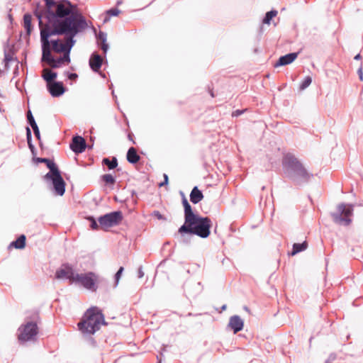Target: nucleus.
<instances>
[{
  "label": "nucleus",
  "instance_id": "f257e3e1",
  "mask_svg": "<svg viewBox=\"0 0 363 363\" xmlns=\"http://www.w3.org/2000/svg\"><path fill=\"white\" fill-rule=\"evenodd\" d=\"M89 27L86 19L45 25L39 27L40 41L47 38V45L57 53L74 46L75 37Z\"/></svg>",
  "mask_w": 363,
  "mask_h": 363
},
{
  "label": "nucleus",
  "instance_id": "f03ea898",
  "mask_svg": "<svg viewBox=\"0 0 363 363\" xmlns=\"http://www.w3.org/2000/svg\"><path fill=\"white\" fill-rule=\"evenodd\" d=\"M45 7L40 2L36 3L33 14L38 21V26L86 19L83 14L74 8L70 1L67 4L57 2L56 0H43Z\"/></svg>",
  "mask_w": 363,
  "mask_h": 363
},
{
  "label": "nucleus",
  "instance_id": "7ed1b4c3",
  "mask_svg": "<svg viewBox=\"0 0 363 363\" xmlns=\"http://www.w3.org/2000/svg\"><path fill=\"white\" fill-rule=\"evenodd\" d=\"M57 279L65 278L69 281L70 284L82 286L90 291L96 292L99 288L97 284H104L106 287L108 281L105 279H98V276L93 272L85 273H76L73 267L69 263H64L62 267L57 269L55 274Z\"/></svg>",
  "mask_w": 363,
  "mask_h": 363
},
{
  "label": "nucleus",
  "instance_id": "20e7f679",
  "mask_svg": "<svg viewBox=\"0 0 363 363\" xmlns=\"http://www.w3.org/2000/svg\"><path fill=\"white\" fill-rule=\"evenodd\" d=\"M282 166L286 177L295 186H305L314 177L292 154L289 153L284 157Z\"/></svg>",
  "mask_w": 363,
  "mask_h": 363
},
{
  "label": "nucleus",
  "instance_id": "39448f33",
  "mask_svg": "<svg viewBox=\"0 0 363 363\" xmlns=\"http://www.w3.org/2000/svg\"><path fill=\"white\" fill-rule=\"evenodd\" d=\"M212 221L208 216L194 214L185 220L184 224L178 229V233H188L190 235H197L201 238H207L211 234Z\"/></svg>",
  "mask_w": 363,
  "mask_h": 363
},
{
  "label": "nucleus",
  "instance_id": "423d86ee",
  "mask_svg": "<svg viewBox=\"0 0 363 363\" xmlns=\"http://www.w3.org/2000/svg\"><path fill=\"white\" fill-rule=\"evenodd\" d=\"M101 325H108L101 309L91 306L86 311L82 320L77 323V327L84 335H94Z\"/></svg>",
  "mask_w": 363,
  "mask_h": 363
},
{
  "label": "nucleus",
  "instance_id": "0eeeda50",
  "mask_svg": "<svg viewBox=\"0 0 363 363\" xmlns=\"http://www.w3.org/2000/svg\"><path fill=\"white\" fill-rule=\"evenodd\" d=\"M40 320L39 313L33 312L31 315L26 316L25 323L18 328V339L21 342H25L35 339L38 333V323Z\"/></svg>",
  "mask_w": 363,
  "mask_h": 363
},
{
  "label": "nucleus",
  "instance_id": "6e6552de",
  "mask_svg": "<svg viewBox=\"0 0 363 363\" xmlns=\"http://www.w3.org/2000/svg\"><path fill=\"white\" fill-rule=\"evenodd\" d=\"M43 179L48 182L50 189L55 195L62 196L65 194L66 183L59 168L52 172H48Z\"/></svg>",
  "mask_w": 363,
  "mask_h": 363
},
{
  "label": "nucleus",
  "instance_id": "1a4fd4ad",
  "mask_svg": "<svg viewBox=\"0 0 363 363\" xmlns=\"http://www.w3.org/2000/svg\"><path fill=\"white\" fill-rule=\"evenodd\" d=\"M354 206V205L351 203L346 205L344 203H341L338 204L337 212L330 213L333 221L337 224L343 223L345 225H349L352 223L350 216H352Z\"/></svg>",
  "mask_w": 363,
  "mask_h": 363
},
{
  "label": "nucleus",
  "instance_id": "9d476101",
  "mask_svg": "<svg viewBox=\"0 0 363 363\" xmlns=\"http://www.w3.org/2000/svg\"><path fill=\"white\" fill-rule=\"evenodd\" d=\"M123 219V213L121 211H114L99 216L98 222L101 228L105 229L119 225Z\"/></svg>",
  "mask_w": 363,
  "mask_h": 363
},
{
  "label": "nucleus",
  "instance_id": "9b49d317",
  "mask_svg": "<svg viewBox=\"0 0 363 363\" xmlns=\"http://www.w3.org/2000/svg\"><path fill=\"white\" fill-rule=\"evenodd\" d=\"M92 146L89 147V148H91ZM86 147H88V145L83 137L77 134L72 137L69 143V148L73 152L77 155L82 153Z\"/></svg>",
  "mask_w": 363,
  "mask_h": 363
},
{
  "label": "nucleus",
  "instance_id": "f8f14e48",
  "mask_svg": "<svg viewBox=\"0 0 363 363\" xmlns=\"http://www.w3.org/2000/svg\"><path fill=\"white\" fill-rule=\"evenodd\" d=\"M48 91L52 97H60L67 90L62 82H54L51 84L46 85Z\"/></svg>",
  "mask_w": 363,
  "mask_h": 363
},
{
  "label": "nucleus",
  "instance_id": "ddd939ff",
  "mask_svg": "<svg viewBox=\"0 0 363 363\" xmlns=\"http://www.w3.org/2000/svg\"><path fill=\"white\" fill-rule=\"evenodd\" d=\"M93 31L96 35L97 46L102 50L104 55L106 56L109 48V45L107 43L106 33L99 30V33L96 34V29L95 28H93Z\"/></svg>",
  "mask_w": 363,
  "mask_h": 363
},
{
  "label": "nucleus",
  "instance_id": "4468645a",
  "mask_svg": "<svg viewBox=\"0 0 363 363\" xmlns=\"http://www.w3.org/2000/svg\"><path fill=\"white\" fill-rule=\"evenodd\" d=\"M299 52H289L284 55L280 56L277 61L274 63V67H279L288 65L292 63L298 57Z\"/></svg>",
  "mask_w": 363,
  "mask_h": 363
},
{
  "label": "nucleus",
  "instance_id": "2eb2a0df",
  "mask_svg": "<svg viewBox=\"0 0 363 363\" xmlns=\"http://www.w3.org/2000/svg\"><path fill=\"white\" fill-rule=\"evenodd\" d=\"M228 327L236 334L243 330L244 320L238 315H234L230 318Z\"/></svg>",
  "mask_w": 363,
  "mask_h": 363
},
{
  "label": "nucleus",
  "instance_id": "dca6fc26",
  "mask_svg": "<svg viewBox=\"0 0 363 363\" xmlns=\"http://www.w3.org/2000/svg\"><path fill=\"white\" fill-rule=\"evenodd\" d=\"M47 38L45 36L43 38V41H40L42 50L41 61L51 64L52 61L55 60V57L52 55L51 48L47 45Z\"/></svg>",
  "mask_w": 363,
  "mask_h": 363
},
{
  "label": "nucleus",
  "instance_id": "f3484780",
  "mask_svg": "<svg viewBox=\"0 0 363 363\" xmlns=\"http://www.w3.org/2000/svg\"><path fill=\"white\" fill-rule=\"evenodd\" d=\"M103 62V59L100 55L94 52L89 58V64L91 70L94 72H99Z\"/></svg>",
  "mask_w": 363,
  "mask_h": 363
},
{
  "label": "nucleus",
  "instance_id": "a211bd4d",
  "mask_svg": "<svg viewBox=\"0 0 363 363\" xmlns=\"http://www.w3.org/2000/svg\"><path fill=\"white\" fill-rule=\"evenodd\" d=\"M33 161L38 164L40 163L45 164L48 169H49L48 172H52L55 169H57L58 167L57 164L55 162L53 159L47 158V157H33Z\"/></svg>",
  "mask_w": 363,
  "mask_h": 363
},
{
  "label": "nucleus",
  "instance_id": "6ab92c4d",
  "mask_svg": "<svg viewBox=\"0 0 363 363\" xmlns=\"http://www.w3.org/2000/svg\"><path fill=\"white\" fill-rule=\"evenodd\" d=\"M203 191L197 186H194L189 195L190 201L194 204H197L203 200Z\"/></svg>",
  "mask_w": 363,
  "mask_h": 363
},
{
  "label": "nucleus",
  "instance_id": "aec40b11",
  "mask_svg": "<svg viewBox=\"0 0 363 363\" xmlns=\"http://www.w3.org/2000/svg\"><path fill=\"white\" fill-rule=\"evenodd\" d=\"M26 245V237L25 235L21 234L15 240L12 241L9 248H16L18 250L24 249Z\"/></svg>",
  "mask_w": 363,
  "mask_h": 363
},
{
  "label": "nucleus",
  "instance_id": "412c9836",
  "mask_svg": "<svg viewBox=\"0 0 363 363\" xmlns=\"http://www.w3.org/2000/svg\"><path fill=\"white\" fill-rule=\"evenodd\" d=\"M126 159L130 164H135L140 161V157L138 154L136 149L133 147H130L128 150Z\"/></svg>",
  "mask_w": 363,
  "mask_h": 363
},
{
  "label": "nucleus",
  "instance_id": "4be33fe9",
  "mask_svg": "<svg viewBox=\"0 0 363 363\" xmlns=\"http://www.w3.org/2000/svg\"><path fill=\"white\" fill-rule=\"evenodd\" d=\"M23 25L27 35H30L32 30V15L30 13H26L23 17Z\"/></svg>",
  "mask_w": 363,
  "mask_h": 363
},
{
  "label": "nucleus",
  "instance_id": "5701e85b",
  "mask_svg": "<svg viewBox=\"0 0 363 363\" xmlns=\"http://www.w3.org/2000/svg\"><path fill=\"white\" fill-rule=\"evenodd\" d=\"M308 242L306 240L301 243H294L292 246V250L291 252H289V255L294 256L296 254L306 250L308 247Z\"/></svg>",
  "mask_w": 363,
  "mask_h": 363
},
{
  "label": "nucleus",
  "instance_id": "b1692460",
  "mask_svg": "<svg viewBox=\"0 0 363 363\" xmlns=\"http://www.w3.org/2000/svg\"><path fill=\"white\" fill-rule=\"evenodd\" d=\"M182 203L184 207V220L196 213L193 211V208L186 198H182Z\"/></svg>",
  "mask_w": 363,
  "mask_h": 363
},
{
  "label": "nucleus",
  "instance_id": "393cba45",
  "mask_svg": "<svg viewBox=\"0 0 363 363\" xmlns=\"http://www.w3.org/2000/svg\"><path fill=\"white\" fill-rule=\"evenodd\" d=\"M57 77V72L50 70L47 73L42 75V78L46 82V85L51 84Z\"/></svg>",
  "mask_w": 363,
  "mask_h": 363
},
{
  "label": "nucleus",
  "instance_id": "a878e982",
  "mask_svg": "<svg viewBox=\"0 0 363 363\" xmlns=\"http://www.w3.org/2000/svg\"><path fill=\"white\" fill-rule=\"evenodd\" d=\"M118 160L116 157H113L111 160L108 157H104L102 160V164L106 165L109 170L116 169L118 167Z\"/></svg>",
  "mask_w": 363,
  "mask_h": 363
},
{
  "label": "nucleus",
  "instance_id": "bb28decb",
  "mask_svg": "<svg viewBox=\"0 0 363 363\" xmlns=\"http://www.w3.org/2000/svg\"><path fill=\"white\" fill-rule=\"evenodd\" d=\"M277 13L278 12L275 9L267 11L262 19V23L269 25L272 18H274Z\"/></svg>",
  "mask_w": 363,
  "mask_h": 363
},
{
  "label": "nucleus",
  "instance_id": "cd10ccee",
  "mask_svg": "<svg viewBox=\"0 0 363 363\" xmlns=\"http://www.w3.org/2000/svg\"><path fill=\"white\" fill-rule=\"evenodd\" d=\"M101 179L106 186H113L116 183V177L111 174H105L101 177Z\"/></svg>",
  "mask_w": 363,
  "mask_h": 363
},
{
  "label": "nucleus",
  "instance_id": "c85d7f7f",
  "mask_svg": "<svg viewBox=\"0 0 363 363\" xmlns=\"http://www.w3.org/2000/svg\"><path fill=\"white\" fill-rule=\"evenodd\" d=\"M9 40L6 42V45L4 47V61L6 64V67L8 66L9 63L13 60V52L12 50H10V51H7L6 48L9 46Z\"/></svg>",
  "mask_w": 363,
  "mask_h": 363
},
{
  "label": "nucleus",
  "instance_id": "c756f323",
  "mask_svg": "<svg viewBox=\"0 0 363 363\" xmlns=\"http://www.w3.org/2000/svg\"><path fill=\"white\" fill-rule=\"evenodd\" d=\"M86 219L89 222V227L93 230H98L101 225L98 223V218L96 219L93 216H88Z\"/></svg>",
  "mask_w": 363,
  "mask_h": 363
},
{
  "label": "nucleus",
  "instance_id": "7c9ffc66",
  "mask_svg": "<svg viewBox=\"0 0 363 363\" xmlns=\"http://www.w3.org/2000/svg\"><path fill=\"white\" fill-rule=\"evenodd\" d=\"M121 13V11L116 8H112L106 11V16L104 19V23H106L110 20L112 16H117Z\"/></svg>",
  "mask_w": 363,
  "mask_h": 363
},
{
  "label": "nucleus",
  "instance_id": "2f4dec72",
  "mask_svg": "<svg viewBox=\"0 0 363 363\" xmlns=\"http://www.w3.org/2000/svg\"><path fill=\"white\" fill-rule=\"evenodd\" d=\"M74 46H70L68 48H67L65 51L62 52L63 53V55L60 57L59 58L62 61V63H69L70 62V52Z\"/></svg>",
  "mask_w": 363,
  "mask_h": 363
},
{
  "label": "nucleus",
  "instance_id": "473e14b6",
  "mask_svg": "<svg viewBox=\"0 0 363 363\" xmlns=\"http://www.w3.org/2000/svg\"><path fill=\"white\" fill-rule=\"evenodd\" d=\"M26 117H27V123L29 125H30L32 129L35 128L36 127H38L37 125V123L35 120V118L30 109L27 111Z\"/></svg>",
  "mask_w": 363,
  "mask_h": 363
},
{
  "label": "nucleus",
  "instance_id": "72a5a7b5",
  "mask_svg": "<svg viewBox=\"0 0 363 363\" xmlns=\"http://www.w3.org/2000/svg\"><path fill=\"white\" fill-rule=\"evenodd\" d=\"M312 83V77L306 76L299 85V90L303 91L308 87Z\"/></svg>",
  "mask_w": 363,
  "mask_h": 363
},
{
  "label": "nucleus",
  "instance_id": "f704fd0d",
  "mask_svg": "<svg viewBox=\"0 0 363 363\" xmlns=\"http://www.w3.org/2000/svg\"><path fill=\"white\" fill-rule=\"evenodd\" d=\"M124 271L123 267H120L116 273L114 275V287L116 288L119 283V280L123 274V272Z\"/></svg>",
  "mask_w": 363,
  "mask_h": 363
},
{
  "label": "nucleus",
  "instance_id": "c9c22d12",
  "mask_svg": "<svg viewBox=\"0 0 363 363\" xmlns=\"http://www.w3.org/2000/svg\"><path fill=\"white\" fill-rule=\"evenodd\" d=\"M180 235V242L186 245L191 243V240L193 235H190L188 233H179Z\"/></svg>",
  "mask_w": 363,
  "mask_h": 363
},
{
  "label": "nucleus",
  "instance_id": "e433bc0d",
  "mask_svg": "<svg viewBox=\"0 0 363 363\" xmlns=\"http://www.w3.org/2000/svg\"><path fill=\"white\" fill-rule=\"evenodd\" d=\"M50 65H51L52 68L57 69V68L61 67L63 64L62 63V61L60 60V59L59 57L58 58L55 57V60L52 61L51 64H50Z\"/></svg>",
  "mask_w": 363,
  "mask_h": 363
},
{
  "label": "nucleus",
  "instance_id": "4c0bfd02",
  "mask_svg": "<svg viewBox=\"0 0 363 363\" xmlns=\"http://www.w3.org/2000/svg\"><path fill=\"white\" fill-rule=\"evenodd\" d=\"M26 140H27L28 145H29L30 143H33L32 132H31V130L29 128V126L26 127Z\"/></svg>",
  "mask_w": 363,
  "mask_h": 363
},
{
  "label": "nucleus",
  "instance_id": "58836bf2",
  "mask_svg": "<svg viewBox=\"0 0 363 363\" xmlns=\"http://www.w3.org/2000/svg\"><path fill=\"white\" fill-rule=\"evenodd\" d=\"M64 74L69 79L76 81L78 78V74L74 72H70L69 71H65Z\"/></svg>",
  "mask_w": 363,
  "mask_h": 363
},
{
  "label": "nucleus",
  "instance_id": "ea45409f",
  "mask_svg": "<svg viewBox=\"0 0 363 363\" xmlns=\"http://www.w3.org/2000/svg\"><path fill=\"white\" fill-rule=\"evenodd\" d=\"M152 216L158 220H167L166 217L164 215H162L159 211H154L152 213Z\"/></svg>",
  "mask_w": 363,
  "mask_h": 363
},
{
  "label": "nucleus",
  "instance_id": "a19ab883",
  "mask_svg": "<svg viewBox=\"0 0 363 363\" xmlns=\"http://www.w3.org/2000/svg\"><path fill=\"white\" fill-rule=\"evenodd\" d=\"M163 178H164V180L163 182H160L159 184V186L160 187H162V186H167L168 184H169V177H168V175L167 174H163Z\"/></svg>",
  "mask_w": 363,
  "mask_h": 363
},
{
  "label": "nucleus",
  "instance_id": "79ce46f5",
  "mask_svg": "<svg viewBox=\"0 0 363 363\" xmlns=\"http://www.w3.org/2000/svg\"><path fill=\"white\" fill-rule=\"evenodd\" d=\"M173 254V250H169V254L168 255L164 258L159 264L158 267H162L164 265V264L166 263L167 260L169 259V257L172 256V255Z\"/></svg>",
  "mask_w": 363,
  "mask_h": 363
},
{
  "label": "nucleus",
  "instance_id": "37998d69",
  "mask_svg": "<svg viewBox=\"0 0 363 363\" xmlns=\"http://www.w3.org/2000/svg\"><path fill=\"white\" fill-rule=\"evenodd\" d=\"M337 359V354L335 352H332L329 354L328 359L325 360L327 363H330Z\"/></svg>",
  "mask_w": 363,
  "mask_h": 363
},
{
  "label": "nucleus",
  "instance_id": "c03bdc74",
  "mask_svg": "<svg viewBox=\"0 0 363 363\" xmlns=\"http://www.w3.org/2000/svg\"><path fill=\"white\" fill-rule=\"evenodd\" d=\"M357 74L359 76V79L360 81H363V68H362V63L361 62L358 69H357Z\"/></svg>",
  "mask_w": 363,
  "mask_h": 363
},
{
  "label": "nucleus",
  "instance_id": "a18cd8bd",
  "mask_svg": "<svg viewBox=\"0 0 363 363\" xmlns=\"http://www.w3.org/2000/svg\"><path fill=\"white\" fill-rule=\"evenodd\" d=\"M33 130L34 135L37 138V140H40L41 136H40V132L39 128L36 127L35 128H33Z\"/></svg>",
  "mask_w": 363,
  "mask_h": 363
},
{
  "label": "nucleus",
  "instance_id": "49530a36",
  "mask_svg": "<svg viewBox=\"0 0 363 363\" xmlns=\"http://www.w3.org/2000/svg\"><path fill=\"white\" fill-rule=\"evenodd\" d=\"M29 150H30V152L33 155V157H36L37 151L33 143H30L28 145Z\"/></svg>",
  "mask_w": 363,
  "mask_h": 363
},
{
  "label": "nucleus",
  "instance_id": "de8ad7c7",
  "mask_svg": "<svg viewBox=\"0 0 363 363\" xmlns=\"http://www.w3.org/2000/svg\"><path fill=\"white\" fill-rule=\"evenodd\" d=\"M245 112V110L237 109L233 113V116H239Z\"/></svg>",
  "mask_w": 363,
  "mask_h": 363
},
{
  "label": "nucleus",
  "instance_id": "09e8293b",
  "mask_svg": "<svg viewBox=\"0 0 363 363\" xmlns=\"http://www.w3.org/2000/svg\"><path fill=\"white\" fill-rule=\"evenodd\" d=\"M144 276V272H143V267L142 266H140L139 268H138V277L139 279H141L143 278Z\"/></svg>",
  "mask_w": 363,
  "mask_h": 363
},
{
  "label": "nucleus",
  "instance_id": "8fccbe9b",
  "mask_svg": "<svg viewBox=\"0 0 363 363\" xmlns=\"http://www.w3.org/2000/svg\"><path fill=\"white\" fill-rule=\"evenodd\" d=\"M169 245V242L167 241L165 242L163 245H162V250H161V252L162 253H164V251L166 250V248Z\"/></svg>",
  "mask_w": 363,
  "mask_h": 363
},
{
  "label": "nucleus",
  "instance_id": "3c124183",
  "mask_svg": "<svg viewBox=\"0 0 363 363\" xmlns=\"http://www.w3.org/2000/svg\"><path fill=\"white\" fill-rule=\"evenodd\" d=\"M162 357H163V354L160 353V355L157 357V363H161L162 362Z\"/></svg>",
  "mask_w": 363,
  "mask_h": 363
},
{
  "label": "nucleus",
  "instance_id": "603ef678",
  "mask_svg": "<svg viewBox=\"0 0 363 363\" xmlns=\"http://www.w3.org/2000/svg\"><path fill=\"white\" fill-rule=\"evenodd\" d=\"M133 134L129 133L128 135V138L129 140L132 141L133 143V144H135V142L134 141V140L133 138Z\"/></svg>",
  "mask_w": 363,
  "mask_h": 363
},
{
  "label": "nucleus",
  "instance_id": "864d4df0",
  "mask_svg": "<svg viewBox=\"0 0 363 363\" xmlns=\"http://www.w3.org/2000/svg\"><path fill=\"white\" fill-rule=\"evenodd\" d=\"M354 59L355 60H360L362 59V55L360 53H358L354 57Z\"/></svg>",
  "mask_w": 363,
  "mask_h": 363
},
{
  "label": "nucleus",
  "instance_id": "5fc2aeb1",
  "mask_svg": "<svg viewBox=\"0 0 363 363\" xmlns=\"http://www.w3.org/2000/svg\"><path fill=\"white\" fill-rule=\"evenodd\" d=\"M39 146L43 150L44 148L43 143L42 142V140H38Z\"/></svg>",
  "mask_w": 363,
  "mask_h": 363
},
{
  "label": "nucleus",
  "instance_id": "6e6d98bb",
  "mask_svg": "<svg viewBox=\"0 0 363 363\" xmlns=\"http://www.w3.org/2000/svg\"><path fill=\"white\" fill-rule=\"evenodd\" d=\"M112 96H113V99H115V101H116V100H117V96H116V95L115 94L114 90H113V89H112Z\"/></svg>",
  "mask_w": 363,
  "mask_h": 363
},
{
  "label": "nucleus",
  "instance_id": "4d7b16f0",
  "mask_svg": "<svg viewBox=\"0 0 363 363\" xmlns=\"http://www.w3.org/2000/svg\"><path fill=\"white\" fill-rule=\"evenodd\" d=\"M226 308H227V306H226L225 304L223 305V306H221V311H225V310H226Z\"/></svg>",
  "mask_w": 363,
  "mask_h": 363
},
{
  "label": "nucleus",
  "instance_id": "13d9d810",
  "mask_svg": "<svg viewBox=\"0 0 363 363\" xmlns=\"http://www.w3.org/2000/svg\"><path fill=\"white\" fill-rule=\"evenodd\" d=\"M180 194H181V196H182V198H186L185 194H184V192L180 191Z\"/></svg>",
  "mask_w": 363,
  "mask_h": 363
},
{
  "label": "nucleus",
  "instance_id": "bf43d9fd",
  "mask_svg": "<svg viewBox=\"0 0 363 363\" xmlns=\"http://www.w3.org/2000/svg\"><path fill=\"white\" fill-rule=\"evenodd\" d=\"M99 74H100L103 78H105V77H106L105 74L101 73L100 71H99Z\"/></svg>",
  "mask_w": 363,
  "mask_h": 363
},
{
  "label": "nucleus",
  "instance_id": "052dcab7",
  "mask_svg": "<svg viewBox=\"0 0 363 363\" xmlns=\"http://www.w3.org/2000/svg\"><path fill=\"white\" fill-rule=\"evenodd\" d=\"M210 94L212 97H214V94H213V91H210Z\"/></svg>",
  "mask_w": 363,
  "mask_h": 363
},
{
  "label": "nucleus",
  "instance_id": "680f3d73",
  "mask_svg": "<svg viewBox=\"0 0 363 363\" xmlns=\"http://www.w3.org/2000/svg\"><path fill=\"white\" fill-rule=\"evenodd\" d=\"M135 194H136V192L135 191H132L131 195L133 196Z\"/></svg>",
  "mask_w": 363,
  "mask_h": 363
},
{
  "label": "nucleus",
  "instance_id": "e2e57ef3",
  "mask_svg": "<svg viewBox=\"0 0 363 363\" xmlns=\"http://www.w3.org/2000/svg\"><path fill=\"white\" fill-rule=\"evenodd\" d=\"M8 16H9V18L10 19V21H12V16H11V14H9V15H8Z\"/></svg>",
  "mask_w": 363,
  "mask_h": 363
},
{
  "label": "nucleus",
  "instance_id": "0e129e2a",
  "mask_svg": "<svg viewBox=\"0 0 363 363\" xmlns=\"http://www.w3.org/2000/svg\"><path fill=\"white\" fill-rule=\"evenodd\" d=\"M244 308H245V311H249V309H248V308H247V306H245V307H244Z\"/></svg>",
  "mask_w": 363,
  "mask_h": 363
},
{
  "label": "nucleus",
  "instance_id": "69168bd1",
  "mask_svg": "<svg viewBox=\"0 0 363 363\" xmlns=\"http://www.w3.org/2000/svg\"><path fill=\"white\" fill-rule=\"evenodd\" d=\"M121 4V1H118L116 4H117V5H119V4Z\"/></svg>",
  "mask_w": 363,
  "mask_h": 363
},
{
  "label": "nucleus",
  "instance_id": "338daca9",
  "mask_svg": "<svg viewBox=\"0 0 363 363\" xmlns=\"http://www.w3.org/2000/svg\"><path fill=\"white\" fill-rule=\"evenodd\" d=\"M110 89H113V84H111L110 87H109Z\"/></svg>",
  "mask_w": 363,
  "mask_h": 363
},
{
  "label": "nucleus",
  "instance_id": "774afa93",
  "mask_svg": "<svg viewBox=\"0 0 363 363\" xmlns=\"http://www.w3.org/2000/svg\"><path fill=\"white\" fill-rule=\"evenodd\" d=\"M91 341H92L93 343L96 342L95 340L93 338H91Z\"/></svg>",
  "mask_w": 363,
  "mask_h": 363
}]
</instances>
